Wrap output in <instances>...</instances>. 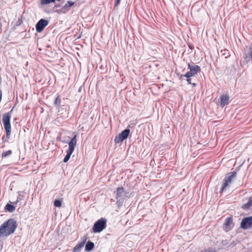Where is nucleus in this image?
<instances>
[{"mask_svg": "<svg viewBox=\"0 0 252 252\" xmlns=\"http://www.w3.org/2000/svg\"><path fill=\"white\" fill-rule=\"evenodd\" d=\"M252 206V197H250L249 198L248 202L247 203L244 204L242 208L244 210H248Z\"/></svg>", "mask_w": 252, "mask_h": 252, "instance_id": "f3484780", "label": "nucleus"}, {"mask_svg": "<svg viewBox=\"0 0 252 252\" xmlns=\"http://www.w3.org/2000/svg\"><path fill=\"white\" fill-rule=\"evenodd\" d=\"M94 243L90 241H89L85 246V251H90L94 248Z\"/></svg>", "mask_w": 252, "mask_h": 252, "instance_id": "a211bd4d", "label": "nucleus"}, {"mask_svg": "<svg viewBox=\"0 0 252 252\" xmlns=\"http://www.w3.org/2000/svg\"><path fill=\"white\" fill-rule=\"evenodd\" d=\"M54 205L56 207H60L62 206V202L60 200H56Z\"/></svg>", "mask_w": 252, "mask_h": 252, "instance_id": "393cba45", "label": "nucleus"}, {"mask_svg": "<svg viewBox=\"0 0 252 252\" xmlns=\"http://www.w3.org/2000/svg\"><path fill=\"white\" fill-rule=\"evenodd\" d=\"M191 80L190 79V77L187 78V81L189 84H191ZM192 85L195 86L196 85V84L193 83L192 84Z\"/></svg>", "mask_w": 252, "mask_h": 252, "instance_id": "a878e982", "label": "nucleus"}, {"mask_svg": "<svg viewBox=\"0 0 252 252\" xmlns=\"http://www.w3.org/2000/svg\"><path fill=\"white\" fill-rule=\"evenodd\" d=\"M5 209L12 213L15 210V207L13 205L7 204L5 207Z\"/></svg>", "mask_w": 252, "mask_h": 252, "instance_id": "6ab92c4d", "label": "nucleus"}, {"mask_svg": "<svg viewBox=\"0 0 252 252\" xmlns=\"http://www.w3.org/2000/svg\"><path fill=\"white\" fill-rule=\"evenodd\" d=\"M236 177V172L234 171L228 173L224 180V182L222 185L220 191L222 192L227 187H229V185L231 183L232 180Z\"/></svg>", "mask_w": 252, "mask_h": 252, "instance_id": "39448f33", "label": "nucleus"}, {"mask_svg": "<svg viewBox=\"0 0 252 252\" xmlns=\"http://www.w3.org/2000/svg\"><path fill=\"white\" fill-rule=\"evenodd\" d=\"M224 226L226 231L230 230L233 227L232 217H229L225 219Z\"/></svg>", "mask_w": 252, "mask_h": 252, "instance_id": "ddd939ff", "label": "nucleus"}, {"mask_svg": "<svg viewBox=\"0 0 252 252\" xmlns=\"http://www.w3.org/2000/svg\"><path fill=\"white\" fill-rule=\"evenodd\" d=\"M106 227V219L101 218L94 223L93 228L94 233L100 232Z\"/></svg>", "mask_w": 252, "mask_h": 252, "instance_id": "20e7f679", "label": "nucleus"}, {"mask_svg": "<svg viewBox=\"0 0 252 252\" xmlns=\"http://www.w3.org/2000/svg\"><path fill=\"white\" fill-rule=\"evenodd\" d=\"M229 97L227 94H223L220 97V106L224 107L229 103Z\"/></svg>", "mask_w": 252, "mask_h": 252, "instance_id": "2eb2a0df", "label": "nucleus"}, {"mask_svg": "<svg viewBox=\"0 0 252 252\" xmlns=\"http://www.w3.org/2000/svg\"><path fill=\"white\" fill-rule=\"evenodd\" d=\"M72 153H71V152H70L67 151L66 155L63 159L64 162H66L68 161V160L69 159L70 156Z\"/></svg>", "mask_w": 252, "mask_h": 252, "instance_id": "412c9836", "label": "nucleus"}, {"mask_svg": "<svg viewBox=\"0 0 252 252\" xmlns=\"http://www.w3.org/2000/svg\"><path fill=\"white\" fill-rule=\"evenodd\" d=\"M130 133V130L126 128L120 133L118 136H116L114 139V142L116 144L122 142L124 140L126 139Z\"/></svg>", "mask_w": 252, "mask_h": 252, "instance_id": "0eeeda50", "label": "nucleus"}, {"mask_svg": "<svg viewBox=\"0 0 252 252\" xmlns=\"http://www.w3.org/2000/svg\"><path fill=\"white\" fill-rule=\"evenodd\" d=\"M12 110L10 112L6 113L3 115L2 122L3 124L6 133V137L9 139L11 134V124L10 122V118L11 116V113Z\"/></svg>", "mask_w": 252, "mask_h": 252, "instance_id": "f03ea898", "label": "nucleus"}, {"mask_svg": "<svg viewBox=\"0 0 252 252\" xmlns=\"http://www.w3.org/2000/svg\"><path fill=\"white\" fill-rule=\"evenodd\" d=\"M126 197V195L124 189L123 187L118 188L116 190V198L118 208H120L123 206Z\"/></svg>", "mask_w": 252, "mask_h": 252, "instance_id": "7ed1b4c3", "label": "nucleus"}, {"mask_svg": "<svg viewBox=\"0 0 252 252\" xmlns=\"http://www.w3.org/2000/svg\"><path fill=\"white\" fill-rule=\"evenodd\" d=\"M243 58L244 63H247L250 61L252 62V44L249 46L248 50L244 51Z\"/></svg>", "mask_w": 252, "mask_h": 252, "instance_id": "9d476101", "label": "nucleus"}, {"mask_svg": "<svg viewBox=\"0 0 252 252\" xmlns=\"http://www.w3.org/2000/svg\"><path fill=\"white\" fill-rule=\"evenodd\" d=\"M77 143L76 135H74V136L71 138V140L68 142V149L67 151L73 153L75 146Z\"/></svg>", "mask_w": 252, "mask_h": 252, "instance_id": "f8f14e48", "label": "nucleus"}, {"mask_svg": "<svg viewBox=\"0 0 252 252\" xmlns=\"http://www.w3.org/2000/svg\"><path fill=\"white\" fill-rule=\"evenodd\" d=\"M120 1H121V0H115L114 6L115 7L117 6L120 4Z\"/></svg>", "mask_w": 252, "mask_h": 252, "instance_id": "bb28decb", "label": "nucleus"}, {"mask_svg": "<svg viewBox=\"0 0 252 252\" xmlns=\"http://www.w3.org/2000/svg\"><path fill=\"white\" fill-rule=\"evenodd\" d=\"M220 53H221V55L224 56L225 58H227L230 56L229 53L227 49L222 50Z\"/></svg>", "mask_w": 252, "mask_h": 252, "instance_id": "aec40b11", "label": "nucleus"}, {"mask_svg": "<svg viewBox=\"0 0 252 252\" xmlns=\"http://www.w3.org/2000/svg\"><path fill=\"white\" fill-rule=\"evenodd\" d=\"M18 194L19 195H18V196L17 197L16 201L13 202V203L17 204L19 202L23 200L25 197L26 193L24 191H19Z\"/></svg>", "mask_w": 252, "mask_h": 252, "instance_id": "dca6fc26", "label": "nucleus"}, {"mask_svg": "<svg viewBox=\"0 0 252 252\" xmlns=\"http://www.w3.org/2000/svg\"><path fill=\"white\" fill-rule=\"evenodd\" d=\"M226 242V240H225V241H222V243H224H224H225Z\"/></svg>", "mask_w": 252, "mask_h": 252, "instance_id": "c85d7f7f", "label": "nucleus"}, {"mask_svg": "<svg viewBox=\"0 0 252 252\" xmlns=\"http://www.w3.org/2000/svg\"><path fill=\"white\" fill-rule=\"evenodd\" d=\"M61 102V99L59 95H58L55 99L54 104L57 107H60Z\"/></svg>", "mask_w": 252, "mask_h": 252, "instance_id": "5701e85b", "label": "nucleus"}, {"mask_svg": "<svg viewBox=\"0 0 252 252\" xmlns=\"http://www.w3.org/2000/svg\"><path fill=\"white\" fill-rule=\"evenodd\" d=\"M188 68L189 69V71L187 72L186 74L183 75V76L189 78L195 76L197 73L200 71V67L199 66L195 64H188Z\"/></svg>", "mask_w": 252, "mask_h": 252, "instance_id": "423d86ee", "label": "nucleus"}, {"mask_svg": "<svg viewBox=\"0 0 252 252\" xmlns=\"http://www.w3.org/2000/svg\"><path fill=\"white\" fill-rule=\"evenodd\" d=\"M75 3L72 1H68L60 9L57 10L59 14H65L68 12L70 8L74 5Z\"/></svg>", "mask_w": 252, "mask_h": 252, "instance_id": "9b49d317", "label": "nucleus"}, {"mask_svg": "<svg viewBox=\"0 0 252 252\" xmlns=\"http://www.w3.org/2000/svg\"><path fill=\"white\" fill-rule=\"evenodd\" d=\"M240 226L244 230L252 228V216L244 218L241 221Z\"/></svg>", "mask_w": 252, "mask_h": 252, "instance_id": "6e6552de", "label": "nucleus"}, {"mask_svg": "<svg viewBox=\"0 0 252 252\" xmlns=\"http://www.w3.org/2000/svg\"><path fill=\"white\" fill-rule=\"evenodd\" d=\"M61 6V5L60 4H55V5L54 6V8H57L59 7H60Z\"/></svg>", "mask_w": 252, "mask_h": 252, "instance_id": "cd10ccee", "label": "nucleus"}, {"mask_svg": "<svg viewBox=\"0 0 252 252\" xmlns=\"http://www.w3.org/2000/svg\"><path fill=\"white\" fill-rule=\"evenodd\" d=\"M17 227V222L15 220L8 219L0 226V237H7L14 233Z\"/></svg>", "mask_w": 252, "mask_h": 252, "instance_id": "f257e3e1", "label": "nucleus"}, {"mask_svg": "<svg viewBox=\"0 0 252 252\" xmlns=\"http://www.w3.org/2000/svg\"><path fill=\"white\" fill-rule=\"evenodd\" d=\"M49 21L44 19H41L35 25L36 31L37 32H41L48 25Z\"/></svg>", "mask_w": 252, "mask_h": 252, "instance_id": "1a4fd4ad", "label": "nucleus"}, {"mask_svg": "<svg viewBox=\"0 0 252 252\" xmlns=\"http://www.w3.org/2000/svg\"><path fill=\"white\" fill-rule=\"evenodd\" d=\"M12 152L11 150H8L6 152H4L2 153L1 157L2 158H6L12 154Z\"/></svg>", "mask_w": 252, "mask_h": 252, "instance_id": "4be33fe9", "label": "nucleus"}, {"mask_svg": "<svg viewBox=\"0 0 252 252\" xmlns=\"http://www.w3.org/2000/svg\"><path fill=\"white\" fill-rule=\"evenodd\" d=\"M87 240V237L84 236L82 241L78 244L72 250L73 252H80L81 249L84 247Z\"/></svg>", "mask_w": 252, "mask_h": 252, "instance_id": "4468645a", "label": "nucleus"}, {"mask_svg": "<svg viewBox=\"0 0 252 252\" xmlns=\"http://www.w3.org/2000/svg\"><path fill=\"white\" fill-rule=\"evenodd\" d=\"M54 2L55 0H41V3L42 4H47Z\"/></svg>", "mask_w": 252, "mask_h": 252, "instance_id": "b1692460", "label": "nucleus"}]
</instances>
